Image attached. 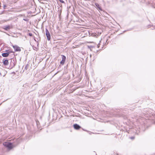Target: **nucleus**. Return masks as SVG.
I'll use <instances>...</instances> for the list:
<instances>
[{
	"mask_svg": "<svg viewBox=\"0 0 155 155\" xmlns=\"http://www.w3.org/2000/svg\"><path fill=\"white\" fill-rule=\"evenodd\" d=\"M3 145L4 146L8 148L9 149H11L14 147V146L12 143L8 142H5L3 143Z\"/></svg>",
	"mask_w": 155,
	"mask_h": 155,
	"instance_id": "1",
	"label": "nucleus"
},
{
	"mask_svg": "<svg viewBox=\"0 0 155 155\" xmlns=\"http://www.w3.org/2000/svg\"><path fill=\"white\" fill-rule=\"evenodd\" d=\"M3 145L4 146L8 148L9 149H11L14 147V146L12 143L8 142H5L3 143Z\"/></svg>",
	"mask_w": 155,
	"mask_h": 155,
	"instance_id": "2",
	"label": "nucleus"
},
{
	"mask_svg": "<svg viewBox=\"0 0 155 155\" xmlns=\"http://www.w3.org/2000/svg\"><path fill=\"white\" fill-rule=\"evenodd\" d=\"M46 35L47 37V40L48 41L50 40L51 39V35L50 34L47 29H46Z\"/></svg>",
	"mask_w": 155,
	"mask_h": 155,
	"instance_id": "3",
	"label": "nucleus"
},
{
	"mask_svg": "<svg viewBox=\"0 0 155 155\" xmlns=\"http://www.w3.org/2000/svg\"><path fill=\"white\" fill-rule=\"evenodd\" d=\"M15 51H21L20 48L17 45L12 46Z\"/></svg>",
	"mask_w": 155,
	"mask_h": 155,
	"instance_id": "4",
	"label": "nucleus"
},
{
	"mask_svg": "<svg viewBox=\"0 0 155 155\" xmlns=\"http://www.w3.org/2000/svg\"><path fill=\"white\" fill-rule=\"evenodd\" d=\"M74 128L76 130H78L81 128V127L78 124H75L74 125Z\"/></svg>",
	"mask_w": 155,
	"mask_h": 155,
	"instance_id": "5",
	"label": "nucleus"
},
{
	"mask_svg": "<svg viewBox=\"0 0 155 155\" xmlns=\"http://www.w3.org/2000/svg\"><path fill=\"white\" fill-rule=\"evenodd\" d=\"M3 61V64L5 65H7L8 64V60L6 59Z\"/></svg>",
	"mask_w": 155,
	"mask_h": 155,
	"instance_id": "6",
	"label": "nucleus"
},
{
	"mask_svg": "<svg viewBox=\"0 0 155 155\" xmlns=\"http://www.w3.org/2000/svg\"><path fill=\"white\" fill-rule=\"evenodd\" d=\"M95 6H96V7L98 8L99 9V10H101V11H102V8H101V7H100L99 6V4L97 3H95Z\"/></svg>",
	"mask_w": 155,
	"mask_h": 155,
	"instance_id": "7",
	"label": "nucleus"
},
{
	"mask_svg": "<svg viewBox=\"0 0 155 155\" xmlns=\"http://www.w3.org/2000/svg\"><path fill=\"white\" fill-rule=\"evenodd\" d=\"M9 55V53H3L2 54V55L3 57H7Z\"/></svg>",
	"mask_w": 155,
	"mask_h": 155,
	"instance_id": "8",
	"label": "nucleus"
},
{
	"mask_svg": "<svg viewBox=\"0 0 155 155\" xmlns=\"http://www.w3.org/2000/svg\"><path fill=\"white\" fill-rule=\"evenodd\" d=\"M61 56L62 59V60L65 61L66 59V57L64 55H62Z\"/></svg>",
	"mask_w": 155,
	"mask_h": 155,
	"instance_id": "9",
	"label": "nucleus"
},
{
	"mask_svg": "<svg viewBox=\"0 0 155 155\" xmlns=\"http://www.w3.org/2000/svg\"><path fill=\"white\" fill-rule=\"evenodd\" d=\"M91 35L93 37H97L98 35H97V34L96 33H92Z\"/></svg>",
	"mask_w": 155,
	"mask_h": 155,
	"instance_id": "10",
	"label": "nucleus"
},
{
	"mask_svg": "<svg viewBox=\"0 0 155 155\" xmlns=\"http://www.w3.org/2000/svg\"><path fill=\"white\" fill-rule=\"evenodd\" d=\"M64 62H65V61H63L62 60L61 61V62H60V63H61V64H62L63 65V64H64Z\"/></svg>",
	"mask_w": 155,
	"mask_h": 155,
	"instance_id": "11",
	"label": "nucleus"
},
{
	"mask_svg": "<svg viewBox=\"0 0 155 155\" xmlns=\"http://www.w3.org/2000/svg\"><path fill=\"white\" fill-rule=\"evenodd\" d=\"M9 28V27L8 26L6 27L5 29L7 30Z\"/></svg>",
	"mask_w": 155,
	"mask_h": 155,
	"instance_id": "12",
	"label": "nucleus"
},
{
	"mask_svg": "<svg viewBox=\"0 0 155 155\" xmlns=\"http://www.w3.org/2000/svg\"><path fill=\"white\" fill-rule=\"evenodd\" d=\"M59 0L62 3H64V1L63 0Z\"/></svg>",
	"mask_w": 155,
	"mask_h": 155,
	"instance_id": "13",
	"label": "nucleus"
},
{
	"mask_svg": "<svg viewBox=\"0 0 155 155\" xmlns=\"http://www.w3.org/2000/svg\"><path fill=\"white\" fill-rule=\"evenodd\" d=\"M29 35L30 36H32V34L31 33H29Z\"/></svg>",
	"mask_w": 155,
	"mask_h": 155,
	"instance_id": "14",
	"label": "nucleus"
},
{
	"mask_svg": "<svg viewBox=\"0 0 155 155\" xmlns=\"http://www.w3.org/2000/svg\"><path fill=\"white\" fill-rule=\"evenodd\" d=\"M100 45V43H99L97 45V48H98L99 47Z\"/></svg>",
	"mask_w": 155,
	"mask_h": 155,
	"instance_id": "15",
	"label": "nucleus"
},
{
	"mask_svg": "<svg viewBox=\"0 0 155 155\" xmlns=\"http://www.w3.org/2000/svg\"><path fill=\"white\" fill-rule=\"evenodd\" d=\"M134 137H130V138L132 139H134Z\"/></svg>",
	"mask_w": 155,
	"mask_h": 155,
	"instance_id": "16",
	"label": "nucleus"
},
{
	"mask_svg": "<svg viewBox=\"0 0 155 155\" xmlns=\"http://www.w3.org/2000/svg\"><path fill=\"white\" fill-rule=\"evenodd\" d=\"M25 69H27V66H26L25 67Z\"/></svg>",
	"mask_w": 155,
	"mask_h": 155,
	"instance_id": "17",
	"label": "nucleus"
},
{
	"mask_svg": "<svg viewBox=\"0 0 155 155\" xmlns=\"http://www.w3.org/2000/svg\"><path fill=\"white\" fill-rule=\"evenodd\" d=\"M5 6H5V5H4V8H5Z\"/></svg>",
	"mask_w": 155,
	"mask_h": 155,
	"instance_id": "18",
	"label": "nucleus"
}]
</instances>
